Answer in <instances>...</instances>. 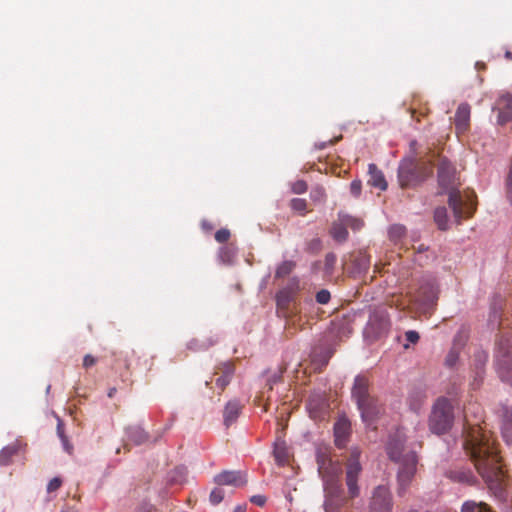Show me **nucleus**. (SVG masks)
<instances>
[{"mask_svg":"<svg viewBox=\"0 0 512 512\" xmlns=\"http://www.w3.org/2000/svg\"><path fill=\"white\" fill-rule=\"evenodd\" d=\"M21 448L19 442H14L0 451V465L6 466L11 463L12 457L18 453Z\"/></svg>","mask_w":512,"mask_h":512,"instance_id":"412c9836","label":"nucleus"},{"mask_svg":"<svg viewBox=\"0 0 512 512\" xmlns=\"http://www.w3.org/2000/svg\"><path fill=\"white\" fill-rule=\"evenodd\" d=\"M476 358L479 362L478 368L481 369L487 361V355L485 353H479L476 355Z\"/></svg>","mask_w":512,"mask_h":512,"instance_id":"de8ad7c7","label":"nucleus"},{"mask_svg":"<svg viewBox=\"0 0 512 512\" xmlns=\"http://www.w3.org/2000/svg\"><path fill=\"white\" fill-rule=\"evenodd\" d=\"M370 383L367 377L358 375L352 387V398L361 413L362 420L371 426L381 415L383 408L377 398L369 393Z\"/></svg>","mask_w":512,"mask_h":512,"instance_id":"39448f33","label":"nucleus"},{"mask_svg":"<svg viewBox=\"0 0 512 512\" xmlns=\"http://www.w3.org/2000/svg\"><path fill=\"white\" fill-rule=\"evenodd\" d=\"M233 512H246V506L238 505L237 507H235Z\"/></svg>","mask_w":512,"mask_h":512,"instance_id":"09e8293b","label":"nucleus"},{"mask_svg":"<svg viewBox=\"0 0 512 512\" xmlns=\"http://www.w3.org/2000/svg\"><path fill=\"white\" fill-rule=\"evenodd\" d=\"M393 507L392 496L384 485L377 486L372 494L369 512H391Z\"/></svg>","mask_w":512,"mask_h":512,"instance_id":"9b49d317","label":"nucleus"},{"mask_svg":"<svg viewBox=\"0 0 512 512\" xmlns=\"http://www.w3.org/2000/svg\"><path fill=\"white\" fill-rule=\"evenodd\" d=\"M390 327V321L388 313L385 309H376L370 316L369 320L364 328V337L374 342L384 336Z\"/></svg>","mask_w":512,"mask_h":512,"instance_id":"1a4fd4ad","label":"nucleus"},{"mask_svg":"<svg viewBox=\"0 0 512 512\" xmlns=\"http://www.w3.org/2000/svg\"><path fill=\"white\" fill-rule=\"evenodd\" d=\"M336 261H337V257L334 253L326 254L325 261H324L325 268L327 270L333 269L334 265L336 264Z\"/></svg>","mask_w":512,"mask_h":512,"instance_id":"a19ab883","label":"nucleus"},{"mask_svg":"<svg viewBox=\"0 0 512 512\" xmlns=\"http://www.w3.org/2000/svg\"><path fill=\"white\" fill-rule=\"evenodd\" d=\"M434 221L440 230L448 228V214L445 207H437L434 211Z\"/></svg>","mask_w":512,"mask_h":512,"instance_id":"a878e982","label":"nucleus"},{"mask_svg":"<svg viewBox=\"0 0 512 512\" xmlns=\"http://www.w3.org/2000/svg\"><path fill=\"white\" fill-rule=\"evenodd\" d=\"M308 189V185L304 180H297L291 184V190L295 194H304Z\"/></svg>","mask_w":512,"mask_h":512,"instance_id":"c9c22d12","label":"nucleus"},{"mask_svg":"<svg viewBox=\"0 0 512 512\" xmlns=\"http://www.w3.org/2000/svg\"><path fill=\"white\" fill-rule=\"evenodd\" d=\"M405 337H406V340L409 341L410 343H417L418 340H419V334L418 332L414 331V330H409L405 333Z\"/></svg>","mask_w":512,"mask_h":512,"instance_id":"37998d69","label":"nucleus"},{"mask_svg":"<svg viewBox=\"0 0 512 512\" xmlns=\"http://www.w3.org/2000/svg\"><path fill=\"white\" fill-rule=\"evenodd\" d=\"M202 227L204 229H207V230H211L212 229V226L210 224H208L206 221L202 222Z\"/></svg>","mask_w":512,"mask_h":512,"instance_id":"603ef678","label":"nucleus"},{"mask_svg":"<svg viewBox=\"0 0 512 512\" xmlns=\"http://www.w3.org/2000/svg\"><path fill=\"white\" fill-rule=\"evenodd\" d=\"M57 435L62 442L64 451L66 453H68L69 455H72L74 448H73V445L69 442L68 437L65 434L64 424L60 419H58V423H57Z\"/></svg>","mask_w":512,"mask_h":512,"instance_id":"b1692460","label":"nucleus"},{"mask_svg":"<svg viewBox=\"0 0 512 512\" xmlns=\"http://www.w3.org/2000/svg\"><path fill=\"white\" fill-rule=\"evenodd\" d=\"M464 449L477 472L491 485H498L503 477L501 458L495 440L479 423L471 424L465 432Z\"/></svg>","mask_w":512,"mask_h":512,"instance_id":"f257e3e1","label":"nucleus"},{"mask_svg":"<svg viewBox=\"0 0 512 512\" xmlns=\"http://www.w3.org/2000/svg\"><path fill=\"white\" fill-rule=\"evenodd\" d=\"M220 374L215 379V384L219 388V395L224 391L227 385L230 383L234 374V366L231 362H225L220 364L215 371V375Z\"/></svg>","mask_w":512,"mask_h":512,"instance_id":"4468645a","label":"nucleus"},{"mask_svg":"<svg viewBox=\"0 0 512 512\" xmlns=\"http://www.w3.org/2000/svg\"><path fill=\"white\" fill-rule=\"evenodd\" d=\"M360 450L354 448L346 463L345 482L347 486V495L345 494L342 483H330L324 485V503L325 512H341V509L349 500L359 496L360 488L358 486L359 475L362 471L359 462Z\"/></svg>","mask_w":512,"mask_h":512,"instance_id":"7ed1b4c3","label":"nucleus"},{"mask_svg":"<svg viewBox=\"0 0 512 512\" xmlns=\"http://www.w3.org/2000/svg\"><path fill=\"white\" fill-rule=\"evenodd\" d=\"M320 248L321 240L319 238H314L307 244V250L309 252H317L320 250Z\"/></svg>","mask_w":512,"mask_h":512,"instance_id":"79ce46f5","label":"nucleus"},{"mask_svg":"<svg viewBox=\"0 0 512 512\" xmlns=\"http://www.w3.org/2000/svg\"><path fill=\"white\" fill-rule=\"evenodd\" d=\"M62 479L60 477H54L52 478L49 483L47 484V492L53 493L57 491L62 486Z\"/></svg>","mask_w":512,"mask_h":512,"instance_id":"4c0bfd02","label":"nucleus"},{"mask_svg":"<svg viewBox=\"0 0 512 512\" xmlns=\"http://www.w3.org/2000/svg\"><path fill=\"white\" fill-rule=\"evenodd\" d=\"M505 57H506L508 60H512V52L507 51V52L505 53Z\"/></svg>","mask_w":512,"mask_h":512,"instance_id":"864d4df0","label":"nucleus"},{"mask_svg":"<svg viewBox=\"0 0 512 512\" xmlns=\"http://www.w3.org/2000/svg\"><path fill=\"white\" fill-rule=\"evenodd\" d=\"M469 409L470 408H465L464 412H465V418H466V421L468 422V412H469Z\"/></svg>","mask_w":512,"mask_h":512,"instance_id":"6e6d98bb","label":"nucleus"},{"mask_svg":"<svg viewBox=\"0 0 512 512\" xmlns=\"http://www.w3.org/2000/svg\"><path fill=\"white\" fill-rule=\"evenodd\" d=\"M310 198L315 203H324L326 200V192L324 187L316 185L311 189Z\"/></svg>","mask_w":512,"mask_h":512,"instance_id":"c756f323","label":"nucleus"},{"mask_svg":"<svg viewBox=\"0 0 512 512\" xmlns=\"http://www.w3.org/2000/svg\"><path fill=\"white\" fill-rule=\"evenodd\" d=\"M330 299H331V294L326 289H322L316 293V301L319 304L325 305L330 301Z\"/></svg>","mask_w":512,"mask_h":512,"instance_id":"e433bc0d","label":"nucleus"},{"mask_svg":"<svg viewBox=\"0 0 512 512\" xmlns=\"http://www.w3.org/2000/svg\"><path fill=\"white\" fill-rule=\"evenodd\" d=\"M406 233V229L402 225H393L389 229V237L393 241L400 240Z\"/></svg>","mask_w":512,"mask_h":512,"instance_id":"473e14b6","label":"nucleus"},{"mask_svg":"<svg viewBox=\"0 0 512 512\" xmlns=\"http://www.w3.org/2000/svg\"><path fill=\"white\" fill-rule=\"evenodd\" d=\"M127 438L136 445H141L147 440V434L141 427H130L127 430Z\"/></svg>","mask_w":512,"mask_h":512,"instance_id":"4be33fe9","label":"nucleus"},{"mask_svg":"<svg viewBox=\"0 0 512 512\" xmlns=\"http://www.w3.org/2000/svg\"><path fill=\"white\" fill-rule=\"evenodd\" d=\"M432 173L430 164L418 163L414 159L403 160L398 168V180L402 188L415 186Z\"/></svg>","mask_w":512,"mask_h":512,"instance_id":"0eeeda50","label":"nucleus"},{"mask_svg":"<svg viewBox=\"0 0 512 512\" xmlns=\"http://www.w3.org/2000/svg\"><path fill=\"white\" fill-rule=\"evenodd\" d=\"M225 492L222 488H214L210 493V502L213 505L219 504L224 498Z\"/></svg>","mask_w":512,"mask_h":512,"instance_id":"72a5a7b5","label":"nucleus"},{"mask_svg":"<svg viewBox=\"0 0 512 512\" xmlns=\"http://www.w3.org/2000/svg\"><path fill=\"white\" fill-rule=\"evenodd\" d=\"M57 435L62 442L64 451L66 453H68L69 455H72L74 448H73V445L69 442L68 437L65 434L64 424L60 419H58V423H57Z\"/></svg>","mask_w":512,"mask_h":512,"instance_id":"5701e85b","label":"nucleus"},{"mask_svg":"<svg viewBox=\"0 0 512 512\" xmlns=\"http://www.w3.org/2000/svg\"><path fill=\"white\" fill-rule=\"evenodd\" d=\"M318 472L325 484L339 483L342 468L338 462L332 461L326 451L318 450L316 454Z\"/></svg>","mask_w":512,"mask_h":512,"instance_id":"9d476101","label":"nucleus"},{"mask_svg":"<svg viewBox=\"0 0 512 512\" xmlns=\"http://www.w3.org/2000/svg\"><path fill=\"white\" fill-rule=\"evenodd\" d=\"M475 67L477 70H484L486 68V65L483 62H476Z\"/></svg>","mask_w":512,"mask_h":512,"instance_id":"8fccbe9b","label":"nucleus"},{"mask_svg":"<svg viewBox=\"0 0 512 512\" xmlns=\"http://www.w3.org/2000/svg\"><path fill=\"white\" fill-rule=\"evenodd\" d=\"M95 363V359L92 355H86L84 357V361H83V366L88 368V367H91L93 366Z\"/></svg>","mask_w":512,"mask_h":512,"instance_id":"49530a36","label":"nucleus"},{"mask_svg":"<svg viewBox=\"0 0 512 512\" xmlns=\"http://www.w3.org/2000/svg\"><path fill=\"white\" fill-rule=\"evenodd\" d=\"M505 99L507 100L508 105L512 107V97L508 95Z\"/></svg>","mask_w":512,"mask_h":512,"instance_id":"5fc2aeb1","label":"nucleus"},{"mask_svg":"<svg viewBox=\"0 0 512 512\" xmlns=\"http://www.w3.org/2000/svg\"><path fill=\"white\" fill-rule=\"evenodd\" d=\"M330 233L338 242H344L348 237L347 227L342 221L340 223H333Z\"/></svg>","mask_w":512,"mask_h":512,"instance_id":"393cba45","label":"nucleus"},{"mask_svg":"<svg viewBox=\"0 0 512 512\" xmlns=\"http://www.w3.org/2000/svg\"><path fill=\"white\" fill-rule=\"evenodd\" d=\"M115 392H116V388L115 387L110 388L109 391H108V397L112 398L114 396Z\"/></svg>","mask_w":512,"mask_h":512,"instance_id":"3c124183","label":"nucleus"},{"mask_svg":"<svg viewBox=\"0 0 512 512\" xmlns=\"http://www.w3.org/2000/svg\"><path fill=\"white\" fill-rule=\"evenodd\" d=\"M512 120V110L510 109H500L498 112L497 122L501 125H504Z\"/></svg>","mask_w":512,"mask_h":512,"instance_id":"f704fd0d","label":"nucleus"},{"mask_svg":"<svg viewBox=\"0 0 512 512\" xmlns=\"http://www.w3.org/2000/svg\"><path fill=\"white\" fill-rule=\"evenodd\" d=\"M368 184L372 187H375L377 189H380L382 191L387 189V182L385 180V177L380 169L378 167L371 163L368 166Z\"/></svg>","mask_w":512,"mask_h":512,"instance_id":"f3484780","label":"nucleus"},{"mask_svg":"<svg viewBox=\"0 0 512 512\" xmlns=\"http://www.w3.org/2000/svg\"><path fill=\"white\" fill-rule=\"evenodd\" d=\"M273 455L278 465H285L289 460V453L286 443L278 440L274 444Z\"/></svg>","mask_w":512,"mask_h":512,"instance_id":"aec40b11","label":"nucleus"},{"mask_svg":"<svg viewBox=\"0 0 512 512\" xmlns=\"http://www.w3.org/2000/svg\"><path fill=\"white\" fill-rule=\"evenodd\" d=\"M241 410L242 405L237 400H231L226 404L223 413L224 424L226 427H229L236 421V419L240 415Z\"/></svg>","mask_w":512,"mask_h":512,"instance_id":"6ab92c4d","label":"nucleus"},{"mask_svg":"<svg viewBox=\"0 0 512 512\" xmlns=\"http://www.w3.org/2000/svg\"><path fill=\"white\" fill-rule=\"evenodd\" d=\"M290 207L293 211L304 215L307 212V201L302 198H293L290 201Z\"/></svg>","mask_w":512,"mask_h":512,"instance_id":"2f4dec72","label":"nucleus"},{"mask_svg":"<svg viewBox=\"0 0 512 512\" xmlns=\"http://www.w3.org/2000/svg\"><path fill=\"white\" fill-rule=\"evenodd\" d=\"M234 256L233 249L227 246L221 247L218 253L219 260L223 264H231L234 260Z\"/></svg>","mask_w":512,"mask_h":512,"instance_id":"7c9ffc66","label":"nucleus"},{"mask_svg":"<svg viewBox=\"0 0 512 512\" xmlns=\"http://www.w3.org/2000/svg\"><path fill=\"white\" fill-rule=\"evenodd\" d=\"M214 482L219 485L243 487L247 483L246 474L241 471H222L214 477Z\"/></svg>","mask_w":512,"mask_h":512,"instance_id":"f8f14e48","label":"nucleus"},{"mask_svg":"<svg viewBox=\"0 0 512 512\" xmlns=\"http://www.w3.org/2000/svg\"><path fill=\"white\" fill-rule=\"evenodd\" d=\"M332 353H333V352H331V351H330V352L327 354V356H326V358H325V362H327V361H328V359H329V358H331Z\"/></svg>","mask_w":512,"mask_h":512,"instance_id":"4d7b16f0","label":"nucleus"},{"mask_svg":"<svg viewBox=\"0 0 512 512\" xmlns=\"http://www.w3.org/2000/svg\"><path fill=\"white\" fill-rule=\"evenodd\" d=\"M295 268V263L293 261H284L282 262L276 269L275 277L276 278H284L289 275L293 269Z\"/></svg>","mask_w":512,"mask_h":512,"instance_id":"c85d7f7f","label":"nucleus"},{"mask_svg":"<svg viewBox=\"0 0 512 512\" xmlns=\"http://www.w3.org/2000/svg\"><path fill=\"white\" fill-rule=\"evenodd\" d=\"M277 302H278V305H281V303H282L281 295H279L277 297Z\"/></svg>","mask_w":512,"mask_h":512,"instance_id":"13d9d810","label":"nucleus"},{"mask_svg":"<svg viewBox=\"0 0 512 512\" xmlns=\"http://www.w3.org/2000/svg\"><path fill=\"white\" fill-rule=\"evenodd\" d=\"M351 430L350 421L344 417L339 418L334 425L335 444L338 448L346 446Z\"/></svg>","mask_w":512,"mask_h":512,"instance_id":"2eb2a0df","label":"nucleus"},{"mask_svg":"<svg viewBox=\"0 0 512 512\" xmlns=\"http://www.w3.org/2000/svg\"><path fill=\"white\" fill-rule=\"evenodd\" d=\"M250 501L257 506H263L266 503V497L263 495H254L250 498Z\"/></svg>","mask_w":512,"mask_h":512,"instance_id":"a18cd8bd","label":"nucleus"},{"mask_svg":"<svg viewBox=\"0 0 512 512\" xmlns=\"http://www.w3.org/2000/svg\"><path fill=\"white\" fill-rule=\"evenodd\" d=\"M362 190V183L360 180H353L350 184V193L354 197H359Z\"/></svg>","mask_w":512,"mask_h":512,"instance_id":"ea45409f","label":"nucleus"},{"mask_svg":"<svg viewBox=\"0 0 512 512\" xmlns=\"http://www.w3.org/2000/svg\"><path fill=\"white\" fill-rule=\"evenodd\" d=\"M468 338V334L465 329H461L454 338V343L450 351L448 352L445 358V365L449 368L455 366L459 359L460 350L464 346L466 340Z\"/></svg>","mask_w":512,"mask_h":512,"instance_id":"ddd939ff","label":"nucleus"},{"mask_svg":"<svg viewBox=\"0 0 512 512\" xmlns=\"http://www.w3.org/2000/svg\"><path fill=\"white\" fill-rule=\"evenodd\" d=\"M339 219L346 225V227H350L354 231L360 230L364 225V222L361 219L352 217L347 214L340 213Z\"/></svg>","mask_w":512,"mask_h":512,"instance_id":"cd10ccee","label":"nucleus"},{"mask_svg":"<svg viewBox=\"0 0 512 512\" xmlns=\"http://www.w3.org/2000/svg\"><path fill=\"white\" fill-rule=\"evenodd\" d=\"M403 447L404 440L399 434H396L395 437L391 438L387 444V453L390 459L400 462L397 474V493L399 496H403L410 487L416 473V466L418 462L415 452H409L402 455Z\"/></svg>","mask_w":512,"mask_h":512,"instance_id":"20e7f679","label":"nucleus"},{"mask_svg":"<svg viewBox=\"0 0 512 512\" xmlns=\"http://www.w3.org/2000/svg\"><path fill=\"white\" fill-rule=\"evenodd\" d=\"M470 121V106L467 103H462L458 106L455 113V126L457 131L465 132L469 126Z\"/></svg>","mask_w":512,"mask_h":512,"instance_id":"dca6fc26","label":"nucleus"},{"mask_svg":"<svg viewBox=\"0 0 512 512\" xmlns=\"http://www.w3.org/2000/svg\"><path fill=\"white\" fill-rule=\"evenodd\" d=\"M501 433L506 443H512V410L507 407L502 409Z\"/></svg>","mask_w":512,"mask_h":512,"instance_id":"a211bd4d","label":"nucleus"},{"mask_svg":"<svg viewBox=\"0 0 512 512\" xmlns=\"http://www.w3.org/2000/svg\"><path fill=\"white\" fill-rule=\"evenodd\" d=\"M495 364L499 377L512 385V334H501L496 340Z\"/></svg>","mask_w":512,"mask_h":512,"instance_id":"423d86ee","label":"nucleus"},{"mask_svg":"<svg viewBox=\"0 0 512 512\" xmlns=\"http://www.w3.org/2000/svg\"><path fill=\"white\" fill-rule=\"evenodd\" d=\"M454 421L453 406L446 398H439L433 406L429 417V428L437 435L445 434L450 430Z\"/></svg>","mask_w":512,"mask_h":512,"instance_id":"6e6552de","label":"nucleus"},{"mask_svg":"<svg viewBox=\"0 0 512 512\" xmlns=\"http://www.w3.org/2000/svg\"><path fill=\"white\" fill-rule=\"evenodd\" d=\"M437 178L440 194H448V204L453 211L457 224L473 216L476 210V195L469 192L464 196L459 191L461 185L455 167L446 158H441L437 165Z\"/></svg>","mask_w":512,"mask_h":512,"instance_id":"f03ea898","label":"nucleus"},{"mask_svg":"<svg viewBox=\"0 0 512 512\" xmlns=\"http://www.w3.org/2000/svg\"><path fill=\"white\" fill-rule=\"evenodd\" d=\"M230 235L228 229L222 228L215 233V240L219 243H225L229 240Z\"/></svg>","mask_w":512,"mask_h":512,"instance_id":"58836bf2","label":"nucleus"},{"mask_svg":"<svg viewBox=\"0 0 512 512\" xmlns=\"http://www.w3.org/2000/svg\"><path fill=\"white\" fill-rule=\"evenodd\" d=\"M462 512H491L490 507L483 502L476 503L467 501L462 506Z\"/></svg>","mask_w":512,"mask_h":512,"instance_id":"bb28decb","label":"nucleus"},{"mask_svg":"<svg viewBox=\"0 0 512 512\" xmlns=\"http://www.w3.org/2000/svg\"><path fill=\"white\" fill-rule=\"evenodd\" d=\"M308 409H309L310 416L312 418L317 419V418L321 417V413L319 411H317L316 405H314V401L313 400L309 401Z\"/></svg>","mask_w":512,"mask_h":512,"instance_id":"c03bdc74","label":"nucleus"}]
</instances>
